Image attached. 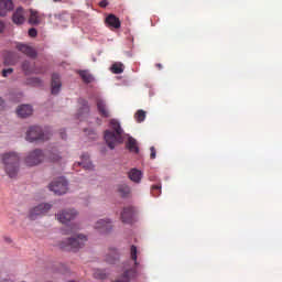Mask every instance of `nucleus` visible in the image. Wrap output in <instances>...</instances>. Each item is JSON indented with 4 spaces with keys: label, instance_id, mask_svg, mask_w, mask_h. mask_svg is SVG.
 Here are the masks:
<instances>
[{
    "label": "nucleus",
    "instance_id": "nucleus-7",
    "mask_svg": "<svg viewBox=\"0 0 282 282\" xmlns=\"http://www.w3.org/2000/svg\"><path fill=\"white\" fill-rule=\"evenodd\" d=\"M50 210H52V204L42 203L30 210L29 218L32 221H34V219H36V217H41V215H47V213H50Z\"/></svg>",
    "mask_w": 282,
    "mask_h": 282
},
{
    "label": "nucleus",
    "instance_id": "nucleus-13",
    "mask_svg": "<svg viewBox=\"0 0 282 282\" xmlns=\"http://www.w3.org/2000/svg\"><path fill=\"white\" fill-rule=\"evenodd\" d=\"M120 261V252L116 248H109L108 253L106 254V263L113 265Z\"/></svg>",
    "mask_w": 282,
    "mask_h": 282
},
{
    "label": "nucleus",
    "instance_id": "nucleus-24",
    "mask_svg": "<svg viewBox=\"0 0 282 282\" xmlns=\"http://www.w3.org/2000/svg\"><path fill=\"white\" fill-rule=\"evenodd\" d=\"M126 148L130 153H140V148L138 147V141L133 137H129L126 143Z\"/></svg>",
    "mask_w": 282,
    "mask_h": 282
},
{
    "label": "nucleus",
    "instance_id": "nucleus-18",
    "mask_svg": "<svg viewBox=\"0 0 282 282\" xmlns=\"http://www.w3.org/2000/svg\"><path fill=\"white\" fill-rule=\"evenodd\" d=\"M133 213L134 209L132 206L124 207L121 213V221H123V224H131L133 221Z\"/></svg>",
    "mask_w": 282,
    "mask_h": 282
},
{
    "label": "nucleus",
    "instance_id": "nucleus-6",
    "mask_svg": "<svg viewBox=\"0 0 282 282\" xmlns=\"http://www.w3.org/2000/svg\"><path fill=\"white\" fill-rule=\"evenodd\" d=\"M50 191L55 195H65L67 193V180L65 177L56 178L50 184Z\"/></svg>",
    "mask_w": 282,
    "mask_h": 282
},
{
    "label": "nucleus",
    "instance_id": "nucleus-39",
    "mask_svg": "<svg viewBox=\"0 0 282 282\" xmlns=\"http://www.w3.org/2000/svg\"><path fill=\"white\" fill-rule=\"evenodd\" d=\"M99 6H100V8H107V6H108L107 0H101L99 2Z\"/></svg>",
    "mask_w": 282,
    "mask_h": 282
},
{
    "label": "nucleus",
    "instance_id": "nucleus-22",
    "mask_svg": "<svg viewBox=\"0 0 282 282\" xmlns=\"http://www.w3.org/2000/svg\"><path fill=\"white\" fill-rule=\"evenodd\" d=\"M79 105V112H78V118H85V116L89 115V104L85 99H79L78 100Z\"/></svg>",
    "mask_w": 282,
    "mask_h": 282
},
{
    "label": "nucleus",
    "instance_id": "nucleus-35",
    "mask_svg": "<svg viewBox=\"0 0 282 282\" xmlns=\"http://www.w3.org/2000/svg\"><path fill=\"white\" fill-rule=\"evenodd\" d=\"M84 131L87 133V135H90L93 140H96V132L94 130L85 129Z\"/></svg>",
    "mask_w": 282,
    "mask_h": 282
},
{
    "label": "nucleus",
    "instance_id": "nucleus-33",
    "mask_svg": "<svg viewBox=\"0 0 282 282\" xmlns=\"http://www.w3.org/2000/svg\"><path fill=\"white\" fill-rule=\"evenodd\" d=\"M14 73L13 68H6L2 70V77L3 78H8L10 75H12Z\"/></svg>",
    "mask_w": 282,
    "mask_h": 282
},
{
    "label": "nucleus",
    "instance_id": "nucleus-37",
    "mask_svg": "<svg viewBox=\"0 0 282 282\" xmlns=\"http://www.w3.org/2000/svg\"><path fill=\"white\" fill-rule=\"evenodd\" d=\"M36 34H37L36 29L29 30V36H32V39H34L36 36Z\"/></svg>",
    "mask_w": 282,
    "mask_h": 282
},
{
    "label": "nucleus",
    "instance_id": "nucleus-32",
    "mask_svg": "<svg viewBox=\"0 0 282 282\" xmlns=\"http://www.w3.org/2000/svg\"><path fill=\"white\" fill-rule=\"evenodd\" d=\"M55 19L56 21H59V22L69 21V13L67 12L57 13L55 14Z\"/></svg>",
    "mask_w": 282,
    "mask_h": 282
},
{
    "label": "nucleus",
    "instance_id": "nucleus-44",
    "mask_svg": "<svg viewBox=\"0 0 282 282\" xmlns=\"http://www.w3.org/2000/svg\"><path fill=\"white\" fill-rule=\"evenodd\" d=\"M65 0H53L54 3H63Z\"/></svg>",
    "mask_w": 282,
    "mask_h": 282
},
{
    "label": "nucleus",
    "instance_id": "nucleus-29",
    "mask_svg": "<svg viewBox=\"0 0 282 282\" xmlns=\"http://www.w3.org/2000/svg\"><path fill=\"white\" fill-rule=\"evenodd\" d=\"M29 23H31V25H39V13L36 11L31 10Z\"/></svg>",
    "mask_w": 282,
    "mask_h": 282
},
{
    "label": "nucleus",
    "instance_id": "nucleus-2",
    "mask_svg": "<svg viewBox=\"0 0 282 282\" xmlns=\"http://www.w3.org/2000/svg\"><path fill=\"white\" fill-rule=\"evenodd\" d=\"M2 162L4 164V171L9 177H17L19 173V162L21 158L17 152H9L2 155Z\"/></svg>",
    "mask_w": 282,
    "mask_h": 282
},
{
    "label": "nucleus",
    "instance_id": "nucleus-42",
    "mask_svg": "<svg viewBox=\"0 0 282 282\" xmlns=\"http://www.w3.org/2000/svg\"><path fill=\"white\" fill-rule=\"evenodd\" d=\"M4 65H14V62L4 59Z\"/></svg>",
    "mask_w": 282,
    "mask_h": 282
},
{
    "label": "nucleus",
    "instance_id": "nucleus-40",
    "mask_svg": "<svg viewBox=\"0 0 282 282\" xmlns=\"http://www.w3.org/2000/svg\"><path fill=\"white\" fill-rule=\"evenodd\" d=\"M152 191H154V192L155 191H160L161 192L162 191V186L161 185H153L152 186Z\"/></svg>",
    "mask_w": 282,
    "mask_h": 282
},
{
    "label": "nucleus",
    "instance_id": "nucleus-12",
    "mask_svg": "<svg viewBox=\"0 0 282 282\" xmlns=\"http://www.w3.org/2000/svg\"><path fill=\"white\" fill-rule=\"evenodd\" d=\"M17 50L29 56V58H36L37 56L36 50L28 44L19 43L17 44Z\"/></svg>",
    "mask_w": 282,
    "mask_h": 282
},
{
    "label": "nucleus",
    "instance_id": "nucleus-20",
    "mask_svg": "<svg viewBox=\"0 0 282 282\" xmlns=\"http://www.w3.org/2000/svg\"><path fill=\"white\" fill-rule=\"evenodd\" d=\"M128 177L134 184H140L142 182V171H140L138 169H131L128 172Z\"/></svg>",
    "mask_w": 282,
    "mask_h": 282
},
{
    "label": "nucleus",
    "instance_id": "nucleus-30",
    "mask_svg": "<svg viewBox=\"0 0 282 282\" xmlns=\"http://www.w3.org/2000/svg\"><path fill=\"white\" fill-rule=\"evenodd\" d=\"M130 256H131L132 261H134V265L137 268V265H138V247H135L133 245L130 247Z\"/></svg>",
    "mask_w": 282,
    "mask_h": 282
},
{
    "label": "nucleus",
    "instance_id": "nucleus-28",
    "mask_svg": "<svg viewBox=\"0 0 282 282\" xmlns=\"http://www.w3.org/2000/svg\"><path fill=\"white\" fill-rule=\"evenodd\" d=\"M134 120H137L138 122H144V120H147V111L138 110L134 113Z\"/></svg>",
    "mask_w": 282,
    "mask_h": 282
},
{
    "label": "nucleus",
    "instance_id": "nucleus-38",
    "mask_svg": "<svg viewBox=\"0 0 282 282\" xmlns=\"http://www.w3.org/2000/svg\"><path fill=\"white\" fill-rule=\"evenodd\" d=\"M6 30V23L0 20V34Z\"/></svg>",
    "mask_w": 282,
    "mask_h": 282
},
{
    "label": "nucleus",
    "instance_id": "nucleus-41",
    "mask_svg": "<svg viewBox=\"0 0 282 282\" xmlns=\"http://www.w3.org/2000/svg\"><path fill=\"white\" fill-rule=\"evenodd\" d=\"M32 83H34V85H41L42 84L41 79H39L36 77L32 79Z\"/></svg>",
    "mask_w": 282,
    "mask_h": 282
},
{
    "label": "nucleus",
    "instance_id": "nucleus-1",
    "mask_svg": "<svg viewBox=\"0 0 282 282\" xmlns=\"http://www.w3.org/2000/svg\"><path fill=\"white\" fill-rule=\"evenodd\" d=\"M109 124L112 130H106L104 138L109 149L113 150L116 149V144H122L124 142V138L122 137L124 131L122 130L120 122L116 119H111Z\"/></svg>",
    "mask_w": 282,
    "mask_h": 282
},
{
    "label": "nucleus",
    "instance_id": "nucleus-26",
    "mask_svg": "<svg viewBox=\"0 0 282 282\" xmlns=\"http://www.w3.org/2000/svg\"><path fill=\"white\" fill-rule=\"evenodd\" d=\"M118 192L122 197H129L131 195V187L127 184H121L118 186Z\"/></svg>",
    "mask_w": 282,
    "mask_h": 282
},
{
    "label": "nucleus",
    "instance_id": "nucleus-49",
    "mask_svg": "<svg viewBox=\"0 0 282 282\" xmlns=\"http://www.w3.org/2000/svg\"><path fill=\"white\" fill-rule=\"evenodd\" d=\"M62 138H65V134H64V135H62Z\"/></svg>",
    "mask_w": 282,
    "mask_h": 282
},
{
    "label": "nucleus",
    "instance_id": "nucleus-16",
    "mask_svg": "<svg viewBox=\"0 0 282 282\" xmlns=\"http://www.w3.org/2000/svg\"><path fill=\"white\" fill-rule=\"evenodd\" d=\"M62 86H63V84H61V75L54 73L52 75L51 94H53V96H56L58 94V91H61Z\"/></svg>",
    "mask_w": 282,
    "mask_h": 282
},
{
    "label": "nucleus",
    "instance_id": "nucleus-9",
    "mask_svg": "<svg viewBox=\"0 0 282 282\" xmlns=\"http://www.w3.org/2000/svg\"><path fill=\"white\" fill-rule=\"evenodd\" d=\"M95 230H97L101 235H109V232L113 230L111 219L105 218L97 220L95 224Z\"/></svg>",
    "mask_w": 282,
    "mask_h": 282
},
{
    "label": "nucleus",
    "instance_id": "nucleus-25",
    "mask_svg": "<svg viewBox=\"0 0 282 282\" xmlns=\"http://www.w3.org/2000/svg\"><path fill=\"white\" fill-rule=\"evenodd\" d=\"M75 72L82 78L83 83H85V85H89L90 83H94L95 80L94 75H91L89 70H75Z\"/></svg>",
    "mask_w": 282,
    "mask_h": 282
},
{
    "label": "nucleus",
    "instance_id": "nucleus-15",
    "mask_svg": "<svg viewBox=\"0 0 282 282\" xmlns=\"http://www.w3.org/2000/svg\"><path fill=\"white\" fill-rule=\"evenodd\" d=\"M12 10H14V2L12 0H0V17H6Z\"/></svg>",
    "mask_w": 282,
    "mask_h": 282
},
{
    "label": "nucleus",
    "instance_id": "nucleus-31",
    "mask_svg": "<svg viewBox=\"0 0 282 282\" xmlns=\"http://www.w3.org/2000/svg\"><path fill=\"white\" fill-rule=\"evenodd\" d=\"M112 69V74H122V72H124V65H122L121 63H115L111 66Z\"/></svg>",
    "mask_w": 282,
    "mask_h": 282
},
{
    "label": "nucleus",
    "instance_id": "nucleus-47",
    "mask_svg": "<svg viewBox=\"0 0 282 282\" xmlns=\"http://www.w3.org/2000/svg\"><path fill=\"white\" fill-rule=\"evenodd\" d=\"M160 194H154L155 197H158Z\"/></svg>",
    "mask_w": 282,
    "mask_h": 282
},
{
    "label": "nucleus",
    "instance_id": "nucleus-10",
    "mask_svg": "<svg viewBox=\"0 0 282 282\" xmlns=\"http://www.w3.org/2000/svg\"><path fill=\"white\" fill-rule=\"evenodd\" d=\"M22 72H24L26 76H30V74H45V69L43 67H39L30 61H24L22 63Z\"/></svg>",
    "mask_w": 282,
    "mask_h": 282
},
{
    "label": "nucleus",
    "instance_id": "nucleus-19",
    "mask_svg": "<svg viewBox=\"0 0 282 282\" xmlns=\"http://www.w3.org/2000/svg\"><path fill=\"white\" fill-rule=\"evenodd\" d=\"M74 166H83L85 171H94V164L89 160V154L82 155V162L75 163Z\"/></svg>",
    "mask_w": 282,
    "mask_h": 282
},
{
    "label": "nucleus",
    "instance_id": "nucleus-45",
    "mask_svg": "<svg viewBox=\"0 0 282 282\" xmlns=\"http://www.w3.org/2000/svg\"><path fill=\"white\" fill-rule=\"evenodd\" d=\"M0 107H3V99L0 98Z\"/></svg>",
    "mask_w": 282,
    "mask_h": 282
},
{
    "label": "nucleus",
    "instance_id": "nucleus-21",
    "mask_svg": "<svg viewBox=\"0 0 282 282\" xmlns=\"http://www.w3.org/2000/svg\"><path fill=\"white\" fill-rule=\"evenodd\" d=\"M32 106L30 105H22L17 109V113L20 118H28L32 116Z\"/></svg>",
    "mask_w": 282,
    "mask_h": 282
},
{
    "label": "nucleus",
    "instance_id": "nucleus-36",
    "mask_svg": "<svg viewBox=\"0 0 282 282\" xmlns=\"http://www.w3.org/2000/svg\"><path fill=\"white\" fill-rule=\"evenodd\" d=\"M150 151H151V153H150V159H151V160H155V158H156L155 147H151V148H150Z\"/></svg>",
    "mask_w": 282,
    "mask_h": 282
},
{
    "label": "nucleus",
    "instance_id": "nucleus-5",
    "mask_svg": "<svg viewBox=\"0 0 282 282\" xmlns=\"http://www.w3.org/2000/svg\"><path fill=\"white\" fill-rule=\"evenodd\" d=\"M45 160V152L41 149H35L31 151L24 162L26 166H37V164H41Z\"/></svg>",
    "mask_w": 282,
    "mask_h": 282
},
{
    "label": "nucleus",
    "instance_id": "nucleus-23",
    "mask_svg": "<svg viewBox=\"0 0 282 282\" xmlns=\"http://www.w3.org/2000/svg\"><path fill=\"white\" fill-rule=\"evenodd\" d=\"M97 109L101 118H109V109H107V104L105 102V100L97 99Z\"/></svg>",
    "mask_w": 282,
    "mask_h": 282
},
{
    "label": "nucleus",
    "instance_id": "nucleus-14",
    "mask_svg": "<svg viewBox=\"0 0 282 282\" xmlns=\"http://www.w3.org/2000/svg\"><path fill=\"white\" fill-rule=\"evenodd\" d=\"M12 21L15 25H23V23H25V10L19 7L15 12H13Z\"/></svg>",
    "mask_w": 282,
    "mask_h": 282
},
{
    "label": "nucleus",
    "instance_id": "nucleus-34",
    "mask_svg": "<svg viewBox=\"0 0 282 282\" xmlns=\"http://www.w3.org/2000/svg\"><path fill=\"white\" fill-rule=\"evenodd\" d=\"M94 276H95V279H101V280H104V279H107V274H105L102 271H100V270H97L95 273H94Z\"/></svg>",
    "mask_w": 282,
    "mask_h": 282
},
{
    "label": "nucleus",
    "instance_id": "nucleus-48",
    "mask_svg": "<svg viewBox=\"0 0 282 282\" xmlns=\"http://www.w3.org/2000/svg\"><path fill=\"white\" fill-rule=\"evenodd\" d=\"M74 215H76V213L73 212V217H74Z\"/></svg>",
    "mask_w": 282,
    "mask_h": 282
},
{
    "label": "nucleus",
    "instance_id": "nucleus-27",
    "mask_svg": "<svg viewBox=\"0 0 282 282\" xmlns=\"http://www.w3.org/2000/svg\"><path fill=\"white\" fill-rule=\"evenodd\" d=\"M61 250L69 251L72 250V237L66 238L62 242H59Z\"/></svg>",
    "mask_w": 282,
    "mask_h": 282
},
{
    "label": "nucleus",
    "instance_id": "nucleus-43",
    "mask_svg": "<svg viewBox=\"0 0 282 282\" xmlns=\"http://www.w3.org/2000/svg\"><path fill=\"white\" fill-rule=\"evenodd\" d=\"M53 162H58V160H61V156L56 155V156H53Z\"/></svg>",
    "mask_w": 282,
    "mask_h": 282
},
{
    "label": "nucleus",
    "instance_id": "nucleus-17",
    "mask_svg": "<svg viewBox=\"0 0 282 282\" xmlns=\"http://www.w3.org/2000/svg\"><path fill=\"white\" fill-rule=\"evenodd\" d=\"M138 278V270L134 269H129L123 272L121 278L116 280L115 282H131V279H137Z\"/></svg>",
    "mask_w": 282,
    "mask_h": 282
},
{
    "label": "nucleus",
    "instance_id": "nucleus-11",
    "mask_svg": "<svg viewBox=\"0 0 282 282\" xmlns=\"http://www.w3.org/2000/svg\"><path fill=\"white\" fill-rule=\"evenodd\" d=\"M105 23L107 28H110V30H120L122 23L120 22V18L116 17V14L110 13L107 15Z\"/></svg>",
    "mask_w": 282,
    "mask_h": 282
},
{
    "label": "nucleus",
    "instance_id": "nucleus-46",
    "mask_svg": "<svg viewBox=\"0 0 282 282\" xmlns=\"http://www.w3.org/2000/svg\"><path fill=\"white\" fill-rule=\"evenodd\" d=\"M156 67H158L159 69H162V64H156Z\"/></svg>",
    "mask_w": 282,
    "mask_h": 282
},
{
    "label": "nucleus",
    "instance_id": "nucleus-4",
    "mask_svg": "<svg viewBox=\"0 0 282 282\" xmlns=\"http://www.w3.org/2000/svg\"><path fill=\"white\" fill-rule=\"evenodd\" d=\"M57 220L62 224V234L72 235V210H62L57 215Z\"/></svg>",
    "mask_w": 282,
    "mask_h": 282
},
{
    "label": "nucleus",
    "instance_id": "nucleus-3",
    "mask_svg": "<svg viewBox=\"0 0 282 282\" xmlns=\"http://www.w3.org/2000/svg\"><path fill=\"white\" fill-rule=\"evenodd\" d=\"M51 137L50 133H45L39 126H33L26 131L28 142H45V140H50Z\"/></svg>",
    "mask_w": 282,
    "mask_h": 282
},
{
    "label": "nucleus",
    "instance_id": "nucleus-8",
    "mask_svg": "<svg viewBox=\"0 0 282 282\" xmlns=\"http://www.w3.org/2000/svg\"><path fill=\"white\" fill-rule=\"evenodd\" d=\"M74 230V225H73ZM87 243V237L83 234L73 231L72 235V250L73 252H77V250H80V248H84Z\"/></svg>",
    "mask_w": 282,
    "mask_h": 282
}]
</instances>
